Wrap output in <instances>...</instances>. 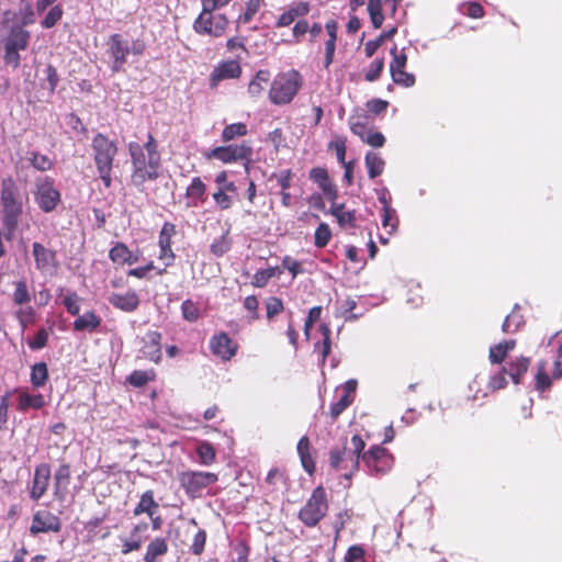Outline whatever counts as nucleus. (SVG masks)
Segmentation results:
<instances>
[{
  "label": "nucleus",
  "instance_id": "49530a36",
  "mask_svg": "<svg viewBox=\"0 0 562 562\" xmlns=\"http://www.w3.org/2000/svg\"><path fill=\"white\" fill-rule=\"evenodd\" d=\"M369 116L367 114H352L349 117V126L351 132L362 138L369 128Z\"/></svg>",
  "mask_w": 562,
  "mask_h": 562
},
{
  "label": "nucleus",
  "instance_id": "423d86ee",
  "mask_svg": "<svg viewBox=\"0 0 562 562\" xmlns=\"http://www.w3.org/2000/svg\"><path fill=\"white\" fill-rule=\"evenodd\" d=\"M303 87V77L296 69L279 72L274 76L268 91V99L274 105L291 103Z\"/></svg>",
  "mask_w": 562,
  "mask_h": 562
},
{
  "label": "nucleus",
  "instance_id": "72a5a7b5",
  "mask_svg": "<svg viewBox=\"0 0 562 562\" xmlns=\"http://www.w3.org/2000/svg\"><path fill=\"white\" fill-rule=\"evenodd\" d=\"M271 72L268 69H259L248 83L247 92L250 98L257 99L265 91L266 85L270 82Z\"/></svg>",
  "mask_w": 562,
  "mask_h": 562
},
{
  "label": "nucleus",
  "instance_id": "f03ea898",
  "mask_svg": "<svg viewBox=\"0 0 562 562\" xmlns=\"http://www.w3.org/2000/svg\"><path fill=\"white\" fill-rule=\"evenodd\" d=\"M312 9L308 1H297L288 5L284 11L278 16L274 22L276 29L288 27L293 24L291 31V40L284 41L288 44H299L303 41L306 34L310 35V42L314 43L323 31V25L319 22L312 24L305 19Z\"/></svg>",
  "mask_w": 562,
  "mask_h": 562
},
{
  "label": "nucleus",
  "instance_id": "6e6552de",
  "mask_svg": "<svg viewBox=\"0 0 562 562\" xmlns=\"http://www.w3.org/2000/svg\"><path fill=\"white\" fill-rule=\"evenodd\" d=\"M31 33L23 25H11L8 35L3 40V60L7 66L18 69L21 65L20 50L29 46Z\"/></svg>",
  "mask_w": 562,
  "mask_h": 562
},
{
  "label": "nucleus",
  "instance_id": "6ab92c4d",
  "mask_svg": "<svg viewBox=\"0 0 562 562\" xmlns=\"http://www.w3.org/2000/svg\"><path fill=\"white\" fill-rule=\"evenodd\" d=\"M561 378L562 367L561 361L559 359H555L552 363L542 360L537 366V373L535 376V389L540 393L549 391L552 385V380H559Z\"/></svg>",
  "mask_w": 562,
  "mask_h": 562
},
{
  "label": "nucleus",
  "instance_id": "c03bdc74",
  "mask_svg": "<svg viewBox=\"0 0 562 562\" xmlns=\"http://www.w3.org/2000/svg\"><path fill=\"white\" fill-rule=\"evenodd\" d=\"M195 451L199 457V463L202 465H211L216 460V450L209 441L200 442Z\"/></svg>",
  "mask_w": 562,
  "mask_h": 562
},
{
  "label": "nucleus",
  "instance_id": "338daca9",
  "mask_svg": "<svg viewBox=\"0 0 562 562\" xmlns=\"http://www.w3.org/2000/svg\"><path fill=\"white\" fill-rule=\"evenodd\" d=\"M360 139L374 148L383 147L385 144L384 135L381 132L372 130H369Z\"/></svg>",
  "mask_w": 562,
  "mask_h": 562
},
{
  "label": "nucleus",
  "instance_id": "864d4df0",
  "mask_svg": "<svg viewBox=\"0 0 562 562\" xmlns=\"http://www.w3.org/2000/svg\"><path fill=\"white\" fill-rule=\"evenodd\" d=\"M48 379V372L46 363L38 362L32 367L31 382L35 387L43 386Z\"/></svg>",
  "mask_w": 562,
  "mask_h": 562
},
{
  "label": "nucleus",
  "instance_id": "de8ad7c7",
  "mask_svg": "<svg viewBox=\"0 0 562 562\" xmlns=\"http://www.w3.org/2000/svg\"><path fill=\"white\" fill-rule=\"evenodd\" d=\"M35 12L31 0H20L19 4V25L27 26L35 22Z\"/></svg>",
  "mask_w": 562,
  "mask_h": 562
},
{
  "label": "nucleus",
  "instance_id": "4d7b16f0",
  "mask_svg": "<svg viewBox=\"0 0 562 562\" xmlns=\"http://www.w3.org/2000/svg\"><path fill=\"white\" fill-rule=\"evenodd\" d=\"M321 338L315 344V351H330V328L326 324H321L317 329Z\"/></svg>",
  "mask_w": 562,
  "mask_h": 562
},
{
  "label": "nucleus",
  "instance_id": "9d476101",
  "mask_svg": "<svg viewBox=\"0 0 562 562\" xmlns=\"http://www.w3.org/2000/svg\"><path fill=\"white\" fill-rule=\"evenodd\" d=\"M228 26L229 19L225 13H215L206 8H202L192 24V29L198 35H207L214 38L224 36Z\"/></svg>",
  "mask_w": 562,
  "mask_h": 562
},
{
  "label": "nucleus",
  "instance_id": "393cba45",
  "mask_svg": "<svg viewBox=\"0 0 562 562\" xmlns=\"http://www.w3.org/2000/svg\"><path fill=\"white\" fill-rule=\"evenodd\" d=\"M310 179L315 182L322 192L331 202L337 200L338 190L336 184L331 181L328 171L322 167L312 168L310 171Z\"/></svg>",
  "mask_w": 562,
  "mask_h": 562
},
{
  "label": "nucleus",
  "instance_id": "603ef678",
  "mask_svg": "<svg viewBox=\"0 0 562 562\" xmlns=\"http://www.w3.org/2000/svg\"><path fill=\"white\" fill-rule=\"evenodd\" d=\"M508 384V381L506 379V375L498 369L496 372H494L486 384V393L493 394L501 390H504Z\"/></svg>",
  "mask_w": 562,
  "mask_h": 562
},
{
  "label": "nucleus",
  "instance_id": "680f3d73",
  "mask_svg": "<svg viewBox=\"0 0 562 562\" xmlns=\"http://www.w3.org/2000/svg\"><path fill=\"white\" fill-rule=\"evenodd\" d=\"M182 316L188 322H196L200 316V311L192 300H186L181 304Z\"/></svg>",
  "mask_w": 562,
  "mask_h": 562
},
{
  "label": "nucleus",
  "instance_id": "a211bd4d",
  "mask_svg": "<svg viewBox=\"0 0 562 562\" xmlns=\"http://www.w3.org/2000/svg\"><path fill=\"white\" fill-rule=\"evenodd\" d=\"M243 75L240 58L220 61L209 76V87L215 90L224 80L239 79Z\"/></svg>",
  "mask_w": 562,
  "mask_h": 562
},
{
  "label": "nucleus",
  "instance_id": "6e6d98bb",
  "mask_svg": "<svg viewBox=\"0 0 562 562\" xmlns=\"http://www.w3.org/2000/svg\"><path fill=\"white\" fill-rule=\"evenodd\" d=\"M397 225L398 218L396 211L385 202L383 207L382 226L386 229L389 228V233L391 234L396 231Z\"/></svg>",
  "mask_w": 562,
  "mask_h": 562
},
{
  "label": "nucleus",
  "instance_id": "c9c22d12",
  "mask_svg": "<svg viewBox=\"0 0 562 562\" xmlns=\"http://www.w3.org/2000/svg\"><path fill=\"white\" fill-rule=\"evenodd\" d=\"M364 164L370 179H375L384 171L385 161L379 153L368 151L364 157Z\"/></svg>",
  "mask_w": 562,
  "mask_h": 562
},
{
  "label": "nucleus",
  "instance_id": "473e14b6",
  "mask_svg": "<svg viewBox=\"0 0 562 562\" xmlns=\"http://www.w3.org/2000/svg\"><path fill=\"white\" fill-rule=\"evenodd\" d=\"M158 508L159 504L155 501L154 491L147 490L140 495L139 502L133 510V515L139 516L146 514L149 518H153Z\"/></svg>",
  "mask_w": 562,
  "mask_h": 562
},
{
  "label": "nucleus",
  "instance_id": "9b49d317",
  "mask_svg": "<svg viewBox=\"0 0 562 562\" xmlns=\"http://www.w3.org/2000/svg\"><path fill=\"white\" fill-rule=\"evenodd\" d=\"M492 363L499 364V370L508 375L510 381L518 385L527 373L531 360L524 356H513L512 353H488Z\"/></svg>",
  "mask_w": 562,
  "mask_h": 562
},
{
  "label": "nucleus",
  "instance_id": "aec40b11",
  "mask_svg": "<svg viewBox=\"0 0 562 562\" xmlns=\"http://www.w3.org/2000/svg\"><path fill=\"white\" fill-rule=\"evenodd\" d=\"M61 529L60 518L49 510L41 509L34 513L30 532L33 536L44 532H58Z\"/></svg>",
  "mask_w": 562,
  "mask_h": 562
},
{
  "label": "nucleus",
  "instance_id": "f8f14e48",
  "mask_svg": "<svg viewBox=\"0 0 562 562\" xmlns=\"http://www.w3.org/2000/svg\"><path fill=\"white\" fill-rule=\"evenodd\" d=\"M178 481L190 498H198L205 488L218 481V475L214 472L188 470L178 474Z\"/></svg>",
  "mask_w": 562,
  "mask_h": 562
},
{
  "label": "nucleus",
  "instance_id": "3c124183",
  "mask_svg": "<svg viewBox=\"0 0 562 562\" xmlns=\"http://www.w3.org/2000/svg\"><path fill=\"white\" fill-rule=\"evenodd\" d=\"M228 235L229 231H226L221 237L211 244L210 250L215 257H222L231 249L232 240Z\"/></svg>",
  "mask_w": 562,
  "mask_h": 562
},
{
  "label": "nucleus",
  "instance_id": "f257e3e1",
  "mask_svg": "<svg viewBox=\"0 0 562 562\" xmlns=\"http://www.w3.org/2000/svg\"><path fill=\"white\" fill-rule=\"evenodd\" d=\"M132 162L131 182L140 192L145 191V183L159 178L161 155L158 142L149 132L146 142H130L127 145Z\"/></svg>",
  "mask_w": 562,
  "mask_h": 562
},
{
  "label": "nucleus",
  "instance_id": "5701e85b",
  "mask_svg": "<svg viewBox=\"0 0 562 562\" xmlns=\"http://www.w3.org/2000/svg\"><path fill=\"white\" fill-rule=\"evenodd\" d=\"M50 481V467L47 463H41L35 467L32 485L30 488V498L40 501L47 492Z\"/></svg>",
  "mask_w": 562,
  "mask_h": 562
},
{
  "label": "nucleus",
  "instance_id": "69168bd1",
  "mask_svg": "<svg viewBox=\"0 0 562 562\" xmlns=\"http://www.w3.org/2000/svg\"><path fill=\"white\" fill-rule=\"evenodd\" d=\"M81 299L76 292H69L63 300V304L67 312L71 315H78L80 311Z\"/></svg>",
  "mask_w": 562,
  "mask_h": 562
},
{
  "label": "nucleus",
  "instance_id": "4c0bfd02",
  "mask_svg": "<svg viewBox=\"0 0 562 562\" xmlns=\"http://www.w3.org/2000/svg\"><path fill=\"white\" fill-rule=\"evenodd\" d=\"M525 325V317L521 313V308L518 304L514 306L512 312L506 316L503 323V330L505 333H515Z\"/></svg>",
  "mask_w": 562,
  "mask_h": 562
},
{
  "label": "nucleus",
  "instance_id": "cd10ccee",
  "mask_svg": "<svg viewBox=\"0 0 562 562\" xmlns=\"http://www.w3.org/2000/svg\"><path fill=\"white\" fill-rule=\"evenodd\" d=\"M328 213L336 217L337 223L341 228H356V211H346L344 203H337L336 201L331 202Z\"/></svg>",
  "mask_w": 562,
  "mask_h": 562
},
{
  "label": "nucleus",
  "instance_id": "774afa93",
  "mask_svg": "<svg viewBox=\"0 0 562 562\" xmlns=\"http://www.w3.org/2000/svg\"><path fill=\"white\" fill-rule=\"evenodd\" d=\"M234 551L237 553V559L232 562H249L250 546L246 540H239L234 546Z\"/></svg>",
  "mask_w": 562,
  "mask_h": 562
},
{
  "label": "nucleus",
  "instance_id": "ea45409f",
  "mask_svg": "<svg viewBox=\"0 0 562 562\" xmlns=\"http://www.w3.org/2000/svg\"><path fill=\"white\" fill-rule=\"evenodd\" d=\"M210 348L211 351H236L238 346L227 333L221 331L211 338Z\"/></svg>",
  "mask_w": 562,
  "mask_h": 562
},
{
  "label": "nucleus",
  "instance_id": "2f4dec72",
  "mask_svg": "<svg viewBox=\"0 0 562 562\" xmlns=\"http://www.w3.org/2000/svg\"><path fill=\"white\" fill-rule=\"evenodd\" d=\"M147 529H148L147 522L142 521L139 524H136L131 531V537L122 539V547H121L122 554H128L133 551H138L143 544V540L140 539L138 533L146 531Z\"/></svg>",
  "mask_w": 562,
  "mask_h": 562
},
{
  "label": "nucleus",
  "instance_id": "412c9836",
  "mask_svg": "<svg viewBox=\"0 0 562 562\" xmlns=\"http://www.w3.org/2000/svg\"><path fill=\"white\" fill-rule=\"evenodd\" d=\"M35 268L42 273H52L58 268L57 252L38 241L32 244Z\"/></svg>",
  "mask_w": 562,
  "mask_h": 562
},
{
  "label": "nucleus",
  "instance_id": "1a4fd4ad",
  "mask_svg": "<svg viewBox=\"0 0 562 562\" xmlns=\"http://www.w3.org/2000/svg\"><path fill=\"white\" fill-rule=\"evenodd\" d=\"M328 509L326 491L319 485L313 490L305 505L299 510L297 518L304 526L314 528L327 515Z\"/></svg>",
  "mask_w": 562,
  "mask_h": 562
},
{
  "label": "nucleus",
  "instance_id": "b1692460",
  "mask_svg": "<svg viewBox=\"0 0 562 562\" xmlns=\"http://www.w3.org/2000/svg\"><path fill=\"white\" fill-rule=\"evenodd\" d=\"M324 29L328 36L324 44V68L328 70L335 58L339 25L335 19H329L326 21Z\"/></svg>",
  "mask_w": 562,
  "mask_h": 562
},
{
  "label": "nucleus",
  "instance_id": "37998d69",
  "mask_svg": "<svg viewBox=\"0 0 562 562\" xmlns=\"http://www.w3.org/2000/svg\"><path fill=\"white\" fill-rule=\"evenodd\" d=\"M367 10L373 29H380L384 22L382 0H368Z\"/></svg>",
  "mask_w": 562,
  "mask_h": 562
},
{
  "label": "nucleus",
  "instance_id": "e2e57ef3",
  "mask_svg": "<svg viewBox=\"0 0 562 562\" xmlns=\"http://www.w3.org/2000/svg\"><path fill=\"white\" fill-rule=\"evenodd\" d=\"M267 318L272 319L276 315L284 311V304L281 299L270 296L266 301Z\"/></svg>",
  "mask_w": 562,
  "mask_h": 562
},
{
  "label": "nucleus",
  "instance_id": "c756f323",
  "mask_svg": "<svg viewBox=\"0 0 562 562\" xmlns=\"http://www.w3.org/2000/svg\"><path fill=\"white\" fill-rule=\"evenodd\" d=\"M296 450L305 472H307L310 475L314 474V472L316 471V463L311 453L312 446L310 438L307 436H303L300 438L296 446Z\"/></svg>",
  "mask_w": 562,
  "mask_h": 562
},
{
  "label": "nucleus",
  "instance_id": "dca6fc26",
  "mask_svg": "<svg viewBox=\"0 0 562 562\" xmlns=\"http://www.w3.org/2000/svg\"><path fill=\"white\" fill-rule=\"evenodd\" d=\"M251 155L252 148L244 142L237 145L215 147L210 151V154H207V158L217 159L223 164H232L239 160H245V169L248 172Z\"/></svg>",
  "mask_w": 562,
  "mask_h": 562
},
{
  "label": "nucleus",
  "instance_id": "c85d7f7f",
  "mask_svg": "<svg viewBox=\"0 0 562 562\" xmlns=\"http://www.w3.org/2000/svg\"><path fill=\"white\" fill-rule=\"evenodd\" d=\"M206 186L200 177H194L186 189V196L190 200L189 206L196 207L206 201Z\"/></svg>",
  "mask_w": 562,
  "mask_h": 562
},
{
  "label": "nucleus",
  "instance_id": "7ed1b4c3",
  "mask_svg": "<svg viewBox=\"0 0 562 562\" xmlns=\"http://www.w3.org/2000/svg\"><path fill=\"white\" fill-rule=\"evenodd\" d=\"M29 203V194L21 190L18 181L11 177H4L0 183V211L1 222L8 229V237L19 228L24 206Z\"/></svg>",
  "mask_w": 562,
  "mask_h": 562
},
{
  "label": "nucleus",
  "instance_id": "e433bc0d",
  "mask_svg": "<svg viewBox=\"0 0 562 562\" xmlns=\"http://www.w3.org/2000/svg\"><path fill=\"white\" fill-rule=\"evenodd\" d=\"M44 404L45 400L42 394L21 392L18 396V409L21 412H25L29 408L41 409Z\"/></svg>",
  "mask_w": 562,
  "mask_h": 562
},
{
  "label": "nucleus",
  "instance_id": "f3484780",
  "mask_svg": "<svg viewBox=\"0 0 562 562\" xmlns=\"http://www.w3.org/2000/svg\"><path fill=\"white\" fill-rule=\"evenodd\" d=\"M390 54L392 55L390 72L394 83L405 88L413 87L416 79L413 74L405 70L407 65V55L405 54L404 49L398 50L397 46L394 45L391 48Z\"/></svg>",
  "mask_w": 562,
  "mask_h": 562
},
{
  "label": "nucleus",
  "instance_id": "8fccbe9b",
  "mask_svg": "<svg viewBox=\"0 0 562 562\" xmlns=\"http://www.w3.org/2000/svg\"><path fill=\"white\" fill-rule=\"evenodd\" d=\"M64 15V9L60 4L53 5L44 19L41 21V26L45 30L54 27Z\"/></svg>",
  "mask_w": 562,
  "mask_h": 562
},
{
  "label": "nucleus",
  "instance_id": "bf43d9fd",
  "mask_svg": "<svg viewBox=\"0 0 562 562\" xmlns=\"http://www.w3.org/2000/svg\"><path fill=\"white\" fill-rule=\"evenodd\" d=\"M367 551L361 544H352L347 549L344 562H367Z\"/></svg>",
  "mask_w": 562,
  "mask_h": 562
},
{
  "label": "nucleus",
  "instance_id": "a18cd8bd",
  "mask_svg": "<svg viewBox=\"0 0 562 562\" xmlns=\"http://www.w3.org/2000/svg\"><path fill=\"white\" fill-rule=\"evenodd\" d=\"M29 161L34 169L42 172L48 171L54 167V160L50 157L35 150L29 153Z\"/></svg>",
  "mask_w": 562,
  "mask_h": 562
},
{
  "label": "nucleus",
  "instance_id": "a878e982",
  "mask_svg": "<svg viewBox=\"0 0 562 562\" xmlns=\"http://www.w3.org/2000/svg\"><path fill=\"white\" fill-rule=\"evenodd\" d=\"M108 300L113 307L125 313H132L139 306V297L134 290H128L125 293H112Z\"/></svg>",
  "mask_w": 562,
  "mask_h": 562
},
{
  "label": "nucleus",
  "instance_id": "79ce46f5",
  "mask_svg": "<svg viewBox=\"0 0 562 562\" xmlns=\"http://www.w3.org/2000/svg\"><path fill=\"white\" fill-rule=\"evenodd\" d=\"M156 379V372L154 369L150 370H134L127 378L126 382L134 387H142L148 382Z\"/></svg>",
  "mask_w": 562,
  "mask_h": 562
},
{
  "label": "nucleus",
  "instance_id": "052dcab7",
  "mask_svg": "<svg viewBox=\"0 0 562 562\" xmlns=\"http://www.w3.org/2000/svg\"><path fill=\"white\" fill-rule=\"evenodd\" d=\"M384 69V59L383 58H375L370 66L368 67L364 79L369 82H373L378 80Z\"/></svg>",
  "mask_w": 562,
  "mask_h": 562
},
{
  "label": "nucleus",
  "instance_id": "5fc2aeb1",
  "mask_svg": "<svg viewBox=\"0 0 562 562\" xmlns=\"http://www.w3.org/2000/svg\"><path fill=\"white\" fill-rule=\"evenodd\" d=\"M331 238V231L327 223H321L314 234V245L317 248H324Z\"/></svg>",
  "mask_w": 562,
  "mask_h": 562
},
{
  "label": "nucleus",
  "instance_id": "4468645a",
  "mask_svg": "<svg viewBox=\"0 0 562 562\" xmlns=\"http://www.w3.org/2000/svg\"><path fill=\"white\" fill-rule=\"evenodd\" d=\"M177 235V227L171 222H165L159 235H158V247L159 254L158 259L164 262V268L157 269L158 276L167 273V269L175 265L176 254L172 249V238Z\"/></svg>",
  "mask_w": 562,
  "mask_h": 562
},
{
  "label": "nucleus",
  "instance_id": "13d9d810",
  "mask_svg": "<svg viewBox=\"0 0 562 562\" xmlns=\"http://www.w3.org/2000/svg\"><path fill=\"white\" fill-rule=\"evenodd\" d=\"M353 398H349L348 395H339L337 402L333 403L329 407V416L333 422L337 420L342 412L353 403Z\"/></svg>",
  "mask_w": 562,
  "mask_h": 562
},
{
  "label": "nucleus",
  "instance_id": "7c9ffc66",
  "mask_svg": "<svg viewBox=\"0 0 562 562\" xmlns=\"http://www.w3.org/2000/svg\"><path fill=\"white\" fill-rule=\"evenodd\" d=\"M109 258L113 263L133 265L138 261V257L134 255L126 244L117 241L109 251Z\"/></svg>",
  "mask_w": 562,
  "mask_h": 562
},
{
  "label": "nucleus",
  "instance_id": "f704fd0d",
  "mask_svg": "<svg viewBox=\"0 0 562 562\" xmlns=\"http://www.w3.org/2000/svg\"><path fill=\"white\" fill-rule=\"evenodd\" d=\"M167 552L168 543L166 539L157 537L148 543L144 562H157V559L165 555Z\"/></svg>",
  "mask_w": 562,
  "mask_h": 562
},
{
  "label": "nucleus",
  "instance_id": "ddd939ff",
  "mask_svg": "<svg viewBox=\"0 0 562 562\" xmlns=\"http://www.w3.org/2000/svg\"><path fill=\"white\" fill-rule=\"evenodd\" d=\"M361 460L367 467L369 474L373 476L387 474L394 465L393 454L380 445H373L369 450H363Z\"/></svg>",
  "mask_w": 562,
  "mask_h": 562
},
{
  "label": "nucleus",
  "instance_id": "2eb2a0df",
  "mask_svg": "<svg viewBox=\"0 0 562 562\" xmlns=\"http://www.w3.org/2000/svg\"><path fill=\"white\" fill-rule=\"evenodd\" d=\"M34 200L40 210L44 213H50L56 210L61 202L60 192L54 187L53 179L46 177L37 179L35 183Z\"/></svg>",
  "mask_w": 562,
  "mask_h": 562
},
{
  "label": "nucleus",
  "instance_id": "0eeeda50",
  "mask_svg": "<svg viewBox=\"0 0 562 562\" xmlns=\"http://www.w3.org/2000/svg\"><path fill=\"white\" fill-rule=\"evenodd\" d=\"M12 303L18 306L14 317L22 328H26L35 324L37 312L34 306L30 305L32 293L25 279L13 281Z\"/></svg>",
  "mask_w": 562,
  "mask_h": 562
},
{
  "label": "nucleus",
  "instance_id": "bb28decb",
  "mask_svg": "<svg viewBox=\"0 0 562 562\" xmlns=\"http://www.w3.org/2000/svg\"><path fill=\"white\" fill-rule=\"evenodd\" d=\"M71 472L68 463H61L54 474V496L58 501H64L68 494Z\"/></svg>",
  "mask_w": 562,
  "mask_h": 562
},
{
  "label": "nucleus",
  "instance_id": "39448f33",
  "mask_svg": "<svg viewBox=\"0 0 562 562\" xmlns=\"http://www.w3.org/2000/svg\"><path fill=\"white\" fill-rule=\"evenodd\" d=\"M93 161L106 189L112 186L113 162L119 153L117 145L103 133H97L91 142Z\"/></svg>",
  "mask_w": 562,
  "mask_h": 562
},
{
  "label": "nucleus",
  "instance_id": "09e8293b",
  "mask_svg": "<svg viewBox=\"0 0 562 562\" xmlns=\"http://www.w3.org/2000/svg\"><path fill=\"white\" fill-rule=\"evenodd\" d=\"M248 128L245 123L238 122L227 125L222 132V140L224 143L231 142L237 137L247 135Z\"/></svg>",
  "mask_w": 562,
  "mask_h": 562
},
{
  "label": "nucleus",
  "instance_id": "0e129e2a",
  "mask_svg": "<svg viewBox=\"0 0 562 562\" xmlns=\"http://www.w3.org/2000/svg\"><path fill=\"white\" fill-rule=\"evenodd\" d=\"M213 200L221 211L231 209L234 203L233 196L225 193V190H221L220 188L213 193Z\"/></svg>",
  "mask_w": 562,
  "mask_h": 562
},
{
  "label": "nucleus",
  "instance_id": "20e7f679",
  "mask_svg": "<svg viewBox=\"0 0 562 562\" xmlns=\"http://www.w3.org/2000/svg\"><path fill=\"white\" fill-rule=\"evenodd\" d=\"M351 448L346 445L334 447L329 450V465L334 471H344L342 476L351 481L352 476L359 471L361 453L366 448L363 438L356 434L350 439Z\"/></svg>",
  "mask_w": 562,
  "mask_h": 562
},
{
  "label": "nucleus",
  "instance_id": "a19ab883",
  "mask_svg": "<svg viewBox=\"0 0 562 562\" xmlns=\"http://www.w3.org/2000/svg\"><path fill=\"white\" fill-rule=\"evenodd\" d=\"M265 4V0H247L245 3V11L238 15L236 24L250 23Z\"/></svg>",
  "mask_w": 562,
  "mask_h": 562
},
{
  "label": "nucleus",
  "instance_id": "58836bf2",
  "mask_svg": "<svg viewBox=\"0 0 562 562\" xmlns=\"http://www.w3.org/2000/svg\"><path fill=\"white\" fill-rule=\"evenodd\" d=\"M101 324V318L94 312H86L74 322V328L79 331H92Z\"/></svg>",
  "mask_w": 562,
  "mask_h": 562
},
{
  "label": "nucleus",
  "instance_id": "4be33fe9",
  "mask_svg": "<svg viewBox=\"0 0 562 562\" xmlns=\"http://www.w3.org/2000/svg\"><path fill=\"white\" fill-rule=\"evenodd\" d=\"M108 53L112 58V72H119L127 61V55L130 53L128 46L126 42L123 41L121 34L115 33L109 37Z\"/></svg>",
  "mask_w": 562,
  "mask_h": 562
}]
</instances>
